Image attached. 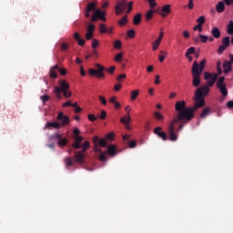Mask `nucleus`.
Listing matches in <instances>:
<instances>
[{"label": "nucleus", "instance_id": "1", "mask_svg": "<svg viewBox=\"0 0 233 233\" xmlns=\"http://www.w3.org/2000/svg\"><path fill=\"white\" fill-rule=\"evenodd\" d=\"M208 92H210V87H208V86H203L197 88L193 107H187V102H185V100L176 102L175 110L176 112H178V119L192 121L195 117L194 113L198 111V108H203V106H205V96H208Z\"/></svg>", "mask_w": 233, "mask_h": 233}, {"label": "nucleus", "instance_id": "2", "mask_svg": "<svg viewBox=\"0 0 233 233\" xmlns=\"http://www.w3.org/2000/svg\"><path fill=\"white\" fill-rule=\"evenodd\" d=\"M217 71L218 74L216 73H209V72H204V79L207 81L208 86H214L216 85V82L218 81V77L223 74V70L221 69V62H217Z\"/></svg>", "mask_w": 233, "mask_h": 233}, {"label": "nucleus", "instance_id": "3", "mask_svg": "<svg viewBox=\"0 0 233 233\" xmlns=\"http://www.w3.org/2000/svg\"><path fill=\"white\" fill-rule=\"evenodd\" d=\"M80 148H82V151H76L75 156L73 157V160L75 163H78L79 165H83L85 163V157L86 155L84 152H86L88 148H90V142L88 140H86L82 145L80 144Z\"/></svg>", "mask_w": 233, "mask_h": 233}, {"label": "nucleus", "instance_id": "4", "mask_svg": "<svg viewBox=\"0 0 233 233\" xmlns=\"http://www.w3.org/2000/svg\"><path fill=\"white\" fill-rule=\"evenodd\" d=\"M97 69H92L90 68L88 70L89 76H95L96 77H98V79H103L105 77V73L103 72L106 70V72H109V74H114L116 72V66H111L109 69H106L105 66L96 64V65Z\"/></svg>", "mask_w": 233, "mask_h": 233}, {"label": "nucleus", "instance_id": "5", "mask_svg": "<svg viewBox=\"0 0 233 233\" xmlns=\"http://www.w3.org/2000/svg\"><path fill=\"white\" fill-rule=\"evenodd\" d=\"M133 5H134V2H129L128 4L127 3V0L118 2L117 5L115 6L116 15H121V14L125 12L127 7V14H130V12H132Z\"/></svg>", "mask_w": 233, "mask_h": 233}, {"label": "nucleus", "instance_id": "6", "mask_svg": "<svg viewBox=\"0 0 233 233\" xmlns=\"http://www.w3.org/2000/svg\"><path fill=\"white\" fill-rule=\"evenodd\" d=\"M55 88H58L60 92H62L64 97H72V91L70 90V84L66 80L60 79L58 80V86Z\"/></svg>", "mask_w": 233, "mask_h": 233}, {"label": "nucleus", "instance_id": "7", "mask_svg": "<svg viewBox=\"0 0 233 233\" xmlns=\"http://www.w3.org/2000/svg\"><path fill=\"white\" fill-rule=\"evenodd\" d=\"M187 123H190V120L179 119V112H177L176 117L172 119L170 125H173L174 128H176V125L179 124L177 132H181Z\"/></svg>", "mask_w": 233, "mask_h": 233}, {"label": "nucleus", "instance_id": "8", "mask_svg": "<svg viewBox=\"0 0 233 233\" xmlns=\"http://www.w3.org/2000/svg\"><path fill=\"white\" fill-rule=\"evenodd\" d=\"M191 74H192V77H193V86H195L196 88H198V86H199V85H201V74L202 73H198V69H196V67H194L193 69H191Z\"/></svg>", "mask_w": 233, "mask_h": 233}, {"label": "nucleus", "instance_id": "9", "mask_svg": "<svg viewBox=\"0 0 233 233\" xmlns=\"http://www.w3.org/2000/svg\"><path fill=\"white\" fill-rule=\"evenodd\" d=\"M206 65H207V59L205 58L200 63H198V61H194L191 70H194V68L196 67V70L199 74H203V70H205Z\"/></svg>", "mask_w": 233, "mask_h": 233}, {"label": "nucleus", "instance_id": "10", "mask_svg": "<svg viewBox=\"0 0 233 233\" xmlns=\"http://www.w3.org/2000/svg\"><path fill=\"white\" fill-rule=\"evenodd\" d=\"M167 134L169 136V141H177V134H176V127H174V124H169L167 127Z\"/></svg>", "mask_w": 233, "mask_h": 233}, {"label": "nucleus", "instance_id": "11", "mask_svg": "<svg viewBox=\"0 0 233 233\" xmlns=\"http://www.w3.org/2000/svg\"><path fill=\"white\" fill-rule=\"evenodd\" d=\"M57 121H59V125H60V127H65L66 125H68L70 123V118L68 117V116H66L65 114H63V112H60L58 115H57V117H56Z\"/></svg>", "mask_w": 233, "mask_h": 233}, {"label": "nucleus", "instance_id": "12", "mask_svg": "<svg viewBox=\"0 0 233 233\" xmlns=\"http://www.w3.org/2000/svg\"><path fill=\"white\" fill-rule=\"evenodd\" d=\"M161 130H163V127H155L153 132L155 136H157V137L162 139V141H167V139H168V137L167 136V133L165 131H161Z\"/></svg>", "mask_w": 233, "mask_h": 233}, {"label": "nucleus", "instance_id": "13", "mask_svg": "<svg viewBox=\"0 0 233 233\" xmlns=\"http://www.w3.org/2000/svg\"><path fill=\"white\" fill-rule=\"evenodd\" d=\"M83 137L76 136L75 137L74 143L72 144V147L76 150H79L81 148V143H83Z\"/></svg>", "mask_w": 233, "mask_h": 233}, {"label": "nucleus", "instance_id": "14", "mask_svg": "<svg viewBox=\"0 0 233 233\" xmlns=\"http://www.w3.org/2000/svg\"><path fill=\"white\" fill-rule=\"evenodd\" d=\"M90 12H96V2H91L86 8L85 17H90Z\"/></svg>", "mask_w": 233, "mask_h": 233}, {"label": "nucleus", "instance_id": "15", "mask_svg": "<svg viewBox=\"0 0 233 233\" xmlns=\"http://www.w3.org/2000/svg\"><path fill=\"white\" fill-rule=\"evenodd\" d=\"M73 39H75V41H76L78 43V46H85L86 45V41L85 39L81 38V35L77 32H75L73 34Z\"/></svg>", "mask_w": 233, "mask_h": 233}, {"label": "nucleus", "instance_id": "16", "mask_svg": "<svg viewBox=\"0 0 233 233\" xmlns=\"http://www.w3.org/2000/svg\"><path fill=\"white\" fill-rule=\"evenodd\" d=\"M130 120H131V117L129 113H127V115H126L120 119V122L123 123V125H125L127 130H130V124H129Z\"/></svg>", "mask_w": 233, "mask_h": 233}, {"label": "nucleus", "instance_id": "17", "mask_svg": "<svg viewBox=\"0 0 233 233\" xmlns=\"http://www.w3.org/2000/svg\"><path fill=\"white\" fill-rule=\"evenodd\" d=\"M99 142V137L97 136H95L93 137V143H94V147H93V150L94 152L96 153H98V154H102L103 150H101V148H99V147L97 146V143Z\"/></svg>", "mask_w": 233, "mask_h": 233}, {"label": "nucleus", "instance_id": "18", "mask_svg": "<svg viewBox=\"0 0 233 233\" xmlns=\"http://www.w3.org/2000/svg\"><path fill=\"white\" fill-rule=\"evenodd\" d=\"M106 154L111 156V157H114L117 154V147H116L115 145H110L107 147Z\"/></svg>", "mask_w": 233, "mask_h": 233}, {"label": "nucleus", "instance_id": "19", "mask_svg": "<svg viewBox=\"0 0 233 233\" xmlns=\"http://www.w3.org/2000/svg\"><path fill=\"white\" fill-rule=\"evenodd\" d=\"M46 128H47L48 130H50V128H61V124H59V122H47L46 124Z\"/></svg>", "mask_w": 233, "mask_h": 233}, {"label": "nucleus", "instance_id": "20", "mask_svg": "<svg viewBox=\"0 0 233 233\" xmlns=\"http://www.w3.org/2000/svg\"><path fill=\"white\" fill-rule=\"evenodd\" d=\"M224 74H228V72L232 71V63L228 61H225L223 63Z\"/></svg>", "mask_w": 233, "mask_h": 233}, {"label": "nucleus", "instance_id": "21", "mask_svg": "<svg viewBox=\"0 0 233 233\" xmlns=\"http://www.w3.org/2000/svg\"><path fill=\"white\" fill-rule=\"evenodd\" d=\"M56 70H59V66L56 65V66H54L51 69H50V77L51 79H56L57 77V72Z\"/></svg>", "mask_w": 233, "mask_h": 233}, {"label": "nucleus", "instance_id": "22", "mask_svg": "<svg viewBox=\"0 0 233 233\" xmlns=\"http://www.w3.org/2000/svg\"><path fill=\"white\" fill-rule=\"evenodd\" d=\"M55 137H56V139H59L58 145H60V147H66V145H68V140L66 138L61 139V135L56 134V135H55Z\"/></svg>", "mask_w": 233, "mask_h": 233}, {"label": "nucleus", "instance_id": "23", "mask_svg": "<svg viewBox=\"0 0 233 233\" xmlns=\"http://www.w3.org/2000/svg\"><path fill=\"white\" fill-rule=\"evenodd\" d=\"M211 35L215 37V39H219V37H221V31H219L218 27H213L211 29Z\"/></svg>", "mask_w": 233, "mask_h": 233}, {"label": "nucleus", "instance_id": "24", "mask_svg": "<svg viewBox=\"0 0 233 233\" xmlns=\"http://www.w3.org/2000/svg\"><path fill=\"white\" fill-rule=\"evenodd\" d=\"M216 10L218 14H223L225 12V3L223 1H220L216 5Z\"/></svg>", "mask_w": 233, "mask_h": 233}, {"label": "nucleus", "instance_id": "25", "mask_svg": "<svg viewBox=\"0 0 233 233\" xmlns=\"http://www.w3.org/2000/svg\"><path fill=\"white\" fill-rule=\"evenodd\" d=\"M170 5H165L163 7H162V17H167L168 15V14H170Z\"/></svg>", "mask_w": 233, "mask_h": 233}, {"label": "nucleus", "instance_id": "26", "mask_svg": "<svg viewBox=\"0 0 233 233\" xmlns=\"http://www.w3.org/2000/svg\"><path fill=\"white\" fill-rule=\"evenodd\" d=\"M95 14L97 19H101V21H106V17H105V12H102L101 10L97 9L96 11H95Z\"/></svg>", "mask_w": 233, "mask_h": 233}, {"label": "nucleus", "instance_id": "27", "mask_svg": "<svg viewBox=\"0 0 233 233\" xmlns=\"http://www.w3.org/2000/svg\"><path fill=\"white\" fill-rule=\"evenodd\" d=\"M218 88H219L223 97H227V96H228V90L227 89V85L220 86Z\"/></svg>", "mask_w": 233, "mask_h": 233}, {"label": "nucleus", "instance_id": "28", "mask_svg": "<svg viewBox=\"0 0 233 233\" xmlns=\"http://www.w3.org/2000/svg\"><path fill=\"white\" fill-rule=\"evenodd\" d=\"M141 13L137 14V15H135L133 18V24L136 25H139L141 23Z\"/></svg>", "mask_w": 233, "mask_h": 233}, {"label": "nucleus", "instance_id": "29", "mask_svg": "<svg viewBox=\"0 0 233 233\" xmlns=\"http://www.w3.org/2000/svg\"><path fill=\"white\" fill-rule=\"evenodd\" d=\"M208 114H210V107H205L200 114L201 119H205Z\"/></svg>", "mask_w": 233, "mask_h": 233}, {"label": "nucleus", "instance_id": "30", "mask_svg": "<svg viewBox=\"0 0 233 233\" xmlns=\"http://www.w3.org/2000/svg\"><path fill=\"white\" fill-rule=\"evenodd\" d=\"M154 10H149L146 13L145 15V18H146V21H150L152 19V17H154Z\"/></svg>", "mask_w": 233, "mask_h": 233}, {"label": "nucleus", "instance_id": "31", "mask_svg": "<svg viewBox=\"0 0 233 233\" xmlns=\"http://www.w3.org/2000/svg\"><path fill=\"white\" fill-rule=\"evenodd\" d=\"M222 46H226V48H228V46H230V36H226L223 38Z\"/></svg>", "mask_w": 233, "mask_h": 233}, {"label": "nucleus", "instance_id": "32", "mask_svg": "<svg viewBox=\"0 0 233 233\" xmlns=\"http://www.w3.org/2000/svg\"><path fill=\"white\" fill-rule=\"evenodd\" d=\"M126 143L127 144L128 148H136V147H137V142H136V140H128Z\"/></svg>", "mask_w": 233, "mask_h": 233}, {"label": "nucleus", "instance_id": "33", "mask_svg": "<svg viewBox=\"0 0 233 233\" xmlns=\"http://www.w3.org/2000/svg\"><path fill=\"white\" fill-rule=\"evenodd\" d=\"M228 35H233V21L230 20L228 25Z\"/></svg>", "mask_w": 233, "mask_h": 233}, {"label": "nucleus", "instance_id": "34", "mask_svg": "<svg viewBox=\"0 0 233 233\" xmlns=\"http://www.w3.org/2000/svg\"><path fill=\"white\" fill-rule=\"evenodd\" d=\"M137 96H139V90L131 91V101H136V99H137Z\"/></svg>", "mask_w": 233, "mask_h": 233}, {"label": "nucleus", "instance_id": "35", "mask_svg": "<svg viewBox=\"0 0 233 233\" xmlns=\"http://www.w3.org/2000/svg\"><path fill=\"white\" fill-rule=\"evenodd\" d=\"M127 23H128V18H127V15H125V16H123V17L119 20L118 25H119L120 26H125V25H127Z\"/></svg>", "mask_w": 233, "mask_h": 233}, {"label": "nucleus", "instance_id": "36", "mask_svg": "<svg viewBox=\"0 0 233 233\" xmlns=\"http://www.w3.org/2000/svg\"><path fill=\"white\" fill-rule=\"evenodd\" d=\"M98 159H99V161H103L105 163L107 160L106 153H105L103 151H102V153H99Z\"/></svg>", "mask_w": 233, "mask_h": 233}, {"label": "nucleus", "instance_id": "37", "mask_svg": "<svg viewBox=\"0 0 233 233\" xmlns=\"http://www.w3.org/2000/svg\"><path fill=\"white\" fill-rule=\"evenodd\" d=\"M223 85H227L225 84V76H220L217 82V87L223 86Z\"/></svg>", "mask_w": 233, "mask_h": 233}, {"label": "nucleus", "instance_id": "38", "mask_svg": "<svg viewBox=\"0 0 233 233\" xmlns=\"http://www.w3.org/2000/svg\"><path fill=\"white\" fill-rule=\"evenodd\" d=\"M61 94H63V91H61L59 88L55 87V96L57 99H61L63 97Z\"/></svg>", "mask_w": 233, "mask_h": 233}, {"label": "nucleus", "instance_id": "39", "mask_svg": "<svg viewBox=\"0 0 233 233\" xmlns=\"http://www.w3.org/2000/svg\"><path fill=\"white\" fill-rule=\"evenodd\" d=\"M116 63H121L123 61V53H118L115 56Z\"/></svg>", "mask_w": 233, "mask_h": 233}, {"label": "nucleus", "instance_id": "40", "mask_svg": "<svg viewBox=\"0 0 233 233\" xmlns=\"http://www.w3.org/2000/svg\"><path fill=\"white\" fill-rule=\"evenodd\" d=\"M154 116L157 121H163V119H165V116H163L160 112H155Z\"/></svg>", "mask_w": 233, "mask_h": 233}, {"label": "nucleus", "instance_id": "41", "mask_svg": "<svg viewBox=\"0 0 233 233\" xmlns=\"http://www.w3.org/2000/svg\"><path fill=\"white\" fill-rule=\"evenodd\" d=\"M66 167L68 168V167H74V162L72 161V158L67 157L65 159Z\"/></svg>", "mask_w": 233, "mask_h": 233}, {"label": "nucleus", "instance_id": "42", "mask_svg": "<svg viewBox=\"0 0 233 233\" xmlns=\"http://www.w3.org/2000/svg\"><path fill=\"white\" fill-rule=\"evenodd\" d=\"M122 46H123V44L121 43L120 40L115 41L114 48H116V50H121Z\"/></svg>", "mask_w": 233, "mask_h": 233}, {"label": "nucleus", "instance_id": "43", "mask_svg": "<svg viewBox=\"0 0 233 233\" xmlns=\"http://www.w3.org/2000/svg\"><path fill=\"white\" fill-rule=\"evenodd\" d=\"M206 18H205V15H201L200 17H198V19H197V23H198V25H202L203 26V25H204V23H206Z\"/></svg>", "mask_w": 233, "mask_h": 233}, {"label": "nucleus", "instance_id": "44", "mask_svg": "<svg viewBox=\"0 0 233 233\" xmlns=\"http://www.w3.org/2000/svg\"><path fill=\"white\" fill-rule=\"evenodd\" d=\"M198 39L201 43H207V41H208V36L200 34L198 35Z\"/></svg>", "mask_w": 233, "mask_h": 233}, {"label": "nucleus", "instance_id": "45", "mask_svg": "<svg viewBox=\"0 0 233 233\" xmlns=\"http://www.w3.org/2000/svg\"><path fill=\"white\" fill-rule=\"evenodd\" d=\"M97 145H99V147H102L103 148L106 147V146L108 145L106 143V140H105L104 138L99 139L97 142Z\"/></svg>", "mask_w": 233, "mask_h": 233}, {"label": "nucleus", "instance_id": "46", "mask_svg": "<svg viewBox=\"0 0 233 233\" xmlns=\"http://www.w3.org/2000/svg\"><path fill=\"white\" fill-rule=\"evenodd\" d=\"M159 45H161V42L156 39L152 44V50L155 51L157 48H159Z\"/></svg>", "mask_w": 233, "mask_h": 233}, {"label": "nucleus", "instance_id": "47", "mask_svg": "<svg viewBox=\"0 0 233 233\" xmlns=\"http://www.w3.org/2000/svg\"><path fill=\"white\" fill-rule=\"evenodd\" d=\"M41 101L44 103V105L46 103H48V101H50V96L48 95H44L42 96H40Z\"/></svg>", "mask_w": 233, "mask_h": 233}, {"label": "nucleus", "instance_id": "48", "mask_svg": "<svg viewBox=\"0 0 233 233\" xmlns=\"http://www.w3.org/2000/svg\"><path fill=\"white\" fill-rule=\"evenodd\" d=\"M127 37H130V39H133V37H136V31L134 29L128 30Z\"/></svg>", "mask_w": 233, "mask_h": 233}, {"label": "nucleus", "instance_id": "49", "mask_svg": "<svg viewBox=\"0 0 233 233\" xmlns=\"http://www.w3.org/2000/svg\"><path fill=\"white\" fill-rule=\"evenodd\" d=\"M92 48L96 49L97 46H99V41L97 39L94 38L91 43Z\"/></svg>", "mask_w": 233, "mask_h": 233}, {"label": "nucleus", "instance_id": "50", "mask_svg": "<svg viewBox=\"0 0 233 233\" xmlns=\"http://www.w3.org/2000/svg\"><path fill=\"white\" fill-rule=\"evenodd\" d=\"M96 30V25L94 24H89L87 25V32H91L94 34V31Z\"/></svg>", "mask_w": 233, "mask_h": 233}, {"label": "nucleus", "instance_id": "51", "mask_svg": "<svg viewBox=\"0 0 233 233\" xmlns=\"http://www.w3.org/2000/svg\"><path fill=\"white\" fill-rule=\"evenodd\" d=\"M106 25L105 24H101L100 25V28L99 31L101 32V34H106Z\"/></svg>", "mask_w": 233, "mask_h": 233}, {"label": "nucleus", "instance_id": "52", "mask_svg": "<svg viewBox=\"0 0 233 233\" xmlns=\"http://www.w3.org/2000/svg\"><path fill=\"white\" fill-rule=\"evenodd\" d=\"M106 141H114V133H108L106 135Z\"/></svg>", "mask_w": 233, "mask_h": 233}, {"label": "nucleus", "instance_id": "53", "mask_svg": "<svg viewBox=\"0 0 233 233\" xmlns=\"http://www.w3.org/2000/svg\"><path fill=\"white\" fill-rule=\"evenodd\" d=\"M92 37H94V33L87 31L86 34V39L87 41H90V39H92Z\"/></svg>", "mask_w": 233, "mask_h": 233}, {"label": "nucleus", "instance_id": "54", "mask_svg": "<svg viewBox=\"0 0 233 233\" xmlns=\"http://www.w3.org/2000/svg\"><path fill=\"white\" fill-rule=\"evenodd\" d=\"M194 32L198 30V32H203V25L198 24L196 26L193 27Z\"/></svg>", "mask_w": 233, "mask_h": 233}, {"label": "nucleus", "instance_id": "55", "mask_svg": "<svg viewBox=\"0 0 233 233\" xmlns=\"http://www.w3.org/2000/svg\"><path fill=\"white\" fill-rule=\"evenodd\" d=\"M148 1H149L150 8H156V6H157V3H156V0H148Z\"/></svg>", "mask_w": 233, "mask_h": 233}, {"label": "nucleus", "instance_id": "56", "mask_svg": "<svg viewBox=\"0 0 233 233\" xmlns=\"http://www.w3.org/2000/svg\"><path fill=\"white\" fill-rule=\"evenodd\" d=\"M165 36V32L163 31H160L159 32V35L158 37L157 38V41H159L161 43V41H163V37Z\"/></svg>", "mask_w": 233, "mask_h": 233}, {"label": "nucleus", "instance_id": "57", "mask_svg": "<svg viewBox=\"0 0 233 233\" xmlns=\"http://www.w3.org/2000/svg\"><path fill=\"white\" fill-rule=\"evenodd\" d=\"M98 99H99L101 105H106V98H105V96H99Z\"/></svg>", "mask_w": 233, "mask_h": 233}, {"label": "nucleus", "instance_id": "58", "mask_svg": "<svg viewBox=\"0 0 233 233\" xmlns=\"http://www.w3.org/2000/svg\"><path fill=\"white\" fill-rule=\"evenodd\" d=\"M87 118L89 121L94 122L97 119V116H95L93 114H89V115H87Z\"/></svg>", "mask_w": 233, "mask_h": 233}, {"label": "nucleus", "instance_id": "59", "mask_svg": "<svg viewBox=\"0 0 233 233\" xmlns=\"http://www.w3.org/2000/svg\"><path fill=\"white\" fill-rule=\"evenodd\" d=\"M227 50V47L225 46H220L218 49V54H223V52Z\"/></svg>", "mask_w": 233, "mask_h": 233}, {"label": "nucleus", "instance_id": "60", "mask_svg": "<svg viewBox=\"0 0 233 233\" xmlns=\"http://www.w3.org/2000/svg\"><path fill=\"white\" fill-rule=\"evenodd\" d=\"M187 54L189 56H191L192 54H195L196 52V47L192 46V47H189L187 50Z\"/></svg>", "mask_w": 233, "mask_h": 233}, {"label": "nucleus", "instance_id": "61", "mask_svg": "<svg viewBox=\"0 0 233 233\" xmlns=\"http://www.w3.org/2000/svg\"><path fill=\"white\" fill-rule=\"evenodd\" d=\"M123 79H127V74H122L117 76L118 82H121Z\"/></svg>", "mask_w": 233, "mask_h": 233}, {"label": "nucleus", "instance_id": "62", "mask_svg": "<svg viewBox=\"0 0 233 233\" xmlns=\"http://www.w3.org/2000/svg\"><path fill=\"white\" fill-rule=\"evenodd\" d=\"M69 46H69L68 44L63 43V44H61L60 48H61V50H68V47H69Z\"/></svg>", "mask_w": 233, "mask_h": 233}, {"label": "nucleus", "instance_id": "63", "mask_svg": "<svg viewBox=\"0 0 233 233\" xmlns=\"http://www.w3.org/2000/svg\"><path fill=\"white\" fill-rule=\"evenodd\" d=\"M99 117H100V119H106V111L102 110L101 116Z\"/></svg>", "mask_w": 233, "mask_h": 233}, {"label": "nucleus", "instance_id": "64", "mask_svg": "<svg viewBox=\"0 0 233 233\" xmlns=\"http://www.w3.org/2000/svg\"><path fill=\"white\" fill-rule=\"evenodd\" d=\"M227 106H228V108H233V101L232 100L228 101L227 103Z\"/></svg>", "mask_w": 233, "mask_h": 233}]
</instances>
